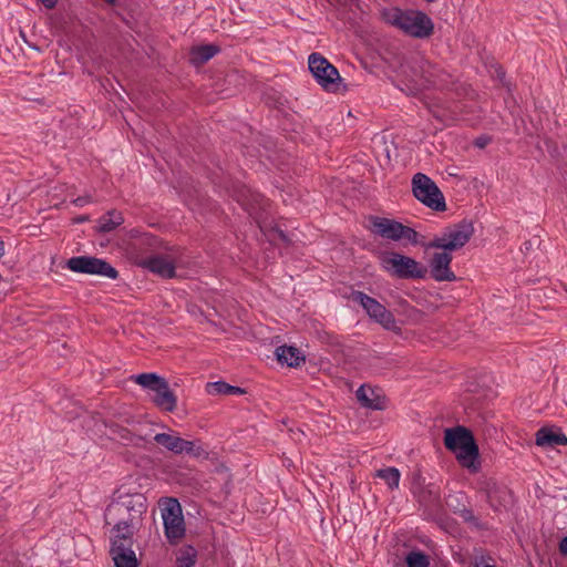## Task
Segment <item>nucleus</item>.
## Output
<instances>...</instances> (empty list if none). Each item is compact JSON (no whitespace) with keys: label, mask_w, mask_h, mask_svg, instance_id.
I'll list each match as a JSON object with an SVG mask.
<instances>
[{"label":"nucleus","mask_w":567,"mask_h":567,"mask_svg":"<svg viewBox=\"0 0 567 567\" xmlns=\"http://www.w3.org/2000/svg\"><path fill=\"white\" fill-rule=\"evenodd\" d=\"M147 512V499L142 493L120 494L104 512L107 525H113V536H131L140 529Z\"/></svg>","instance_id":"nucleus-1"},{"label":"nucleus","mask_w":567,"mask_h":567,"mask_svg":"<svg viewBox=\"0 0 567 567\" xmlns=\"http://www.w3.org/2000/svg\"><path fill=\"white\" fill-rule=\"evenodd\" d=\"M390 25L415 39H427L434 32L432 19L420 10L386 9L382 13Z\"/></svg>","instance_id":"nucleus-2"},{"label":"nucleus","mask_w":567,"mask_h":567,"mask_svg":"<svg viewBox=\"0 0 567 567\" xmlns=\"http://www.w3.org/2000/svg\"><path fill=\"white\" fill-rule=\"evenodd\" d=\"M131 380L143 389L154 392L152 402L162 411L174 412L177 406V396L171 390L168 381L154 372L140 373Z\"/></svg>","instance_id":"nucleus-3"},{"label":"nucleus","mask_w":567,"mask_h":567,"mask_svg":"<svg viewBox=\"0 0 567 567\" xmlns=\"http://www.w3.org/2000/svg\"><path fill=\"white\" fill-rule=\"evenodd\" d=\"M383 269L399 279H424L427 269L412 257L400 252H385L381 258Z\"/></svg>","instance_id":"nucleus-4"},{"label":"nucleus","mask_w":567,"mask_h":567,"mask_svg":"<svg viewBox=\"0 0 567 567\" xmlns=\"http://www.w3.org/2000/svg\"><path fill=\"white\" fill-rule=\"evenodd\" d=\"M369 220L371 223L370 230L381 238L393 241L406 240L412 245L419 244L420 234L395 219L371 216Z\"/></svg>","instance_id":"nucleus-5"},{"label":"nucleus","mask_w":567,"mask_h":567,"mask_svg":"<svg viewBox=\"0 0 567 567\" xmlns=\"http://www.w3.org/2000/svg\"><path fill=\"white\" fill-rule=\"evenodd\" d=\"M308 69L317 83L329 93L341 91L342 78L334 65H332L320 53H311L308 58Z\"/></svg>","instance_id":"nucleus-6"},{"label":"nucleus","mask_w":567,"mask_h":567,"mask_svg":"<svg viewBox=\"0 0 567 567\" xmlns=\"http://www.w3.org/2000/svg\"><path fill=\"white\" fill-rule=\"evenodd\" d=\"M474 234L473 223L463 219L458 224L449 228L442 236L434 237L430 243L424 245L427 249H442L454 251L464 247Z\"/></svg>","instance_id":"nucleus-7"},{"label":"nucleus","mask_w":567,"mask_h":567,"mask_svg":"<svg viewBox=\"0 0 567 567\" xmlns=\"http://www.w3.org/2000/svg\"><path fill=\"white\" fill-rule=\"evenodd\" d=\"M164 532L171 544H176L185 536V523L182 506L176 498L166 497L159 503Z\"/></svg>","instance_id":"nucleus-8"},{"label":"nucleus","mask_w":567,"mask_h":567,"mask_svg":"<svg viewBox=\"0 0 567 567\" xmlns=\"http://www.w3.org/2000/svg\"><path fill=\"white\" fill-rule=\"evenodd\" d=\"M413 195L417 200L436 212H444L446 204L443 193L425 174L416 173L412 178Z\"/></svg>","instance_id":"nucleus-9"},{"label":"nucleus","mask_w":567,"mask_h":567,"mask_svg":"<svg viewBox=\"0 0 567 567\" xmlns=\"http://www.w3.org/2000/svg\"><path fill=\"white\" fill-rule=\"evenodd\" d=\"M350 297L352 301L359 303L364 309L371 319L381 324L385 330L393 332L400 331V327L398 326L393 313L377 299L359 290H353Z\"/></svg>","instance_id":"nucleus-10"},{"label":"nucleus","mask_w":567,"mask_h":567,"mask_svg":"<svg viewBox=\"0 0 567 567\" xmlns=\"http://www.w3.org/2000/svg\"><path fill=\"white\" fill-rule=\"evenodd\" d=\"M66 267L78 274L97 275L116 279L118 271L106 260L93 256L72 257L66 261Z\"/></svg>","instance_id":"nucleus-11"},{"label":"nucleus","mask_w":567,"mask_h":567,"mask_svg":"<svg viewBox=\"0 0 567 567\" xmlns=\"http://www.w3.org/2000/svg\"><path fill=\"white\" fill-rule=\"evenodd\" d=\"M133 537L112 536L110 554L115 567H138V561L133 550Z\"/></svg>","instance_id":"nucleus-12"},{"label":"nucleus","mask_w":567,"mask_h":567,"mask_svg":"<svg viewBox=\"0 0 567 567\" xmlns=\"http://www.w3.org/2000/svg\"><path fill=\"white\" fill-rule=\"evenodd\" d=\"M411 491L419 504L425 509H433L440 505V488L433 483H426L421 473L413 475Z\"/></svg>","instance_id":"nucleus-13"},{"label":"nucleus","mask_w":567,"mask_h":567,"mask_svg":"<svg viewBox=\"0 0 567 567\" xmlns=\"http://www.w3.org/2000/svg\"><path fill=\"white\" fill-rule=\"evenodd\" d=\"M415 72L420 74V85L429 86H444L449 83L450 75L439 65L425 59H420L415 62Z\"/></svg>","instance_id":"nucleus-14"},{"label":"nucleus","mask_w":567,"mask_h":567,"mask_svg":"<svg viewBox=\"0 0 567 567\" xmlns=\"http://www.w3.org/2000/svg\"><path fill=\"white\" fill-rule=\"evenodd\" d=\"M154 441L175 454L186 453L193 456H199L203 453V449L197 446L195 442L184 440L173 433H157L154 436Z\"/></svg>","instance_id":"nucleus-15"},{"label":"nucleus","mask_w":567,"mask_h":567,"mask_svg":"<svg viewBox=\"0 0 567 567\" xmlns=\"http://www.w3.org/2000/svg\"><path fill=\"white\" fill-rule=\"evenodd\" d=\"M450 252V250H443L432 256L430 260V274L435 281H455L457 279L450 267L453 259Z\"/></svg>","instance_id":"nucleus-16"},{"label":"nucleus","mask_w":567,"mask_h":567,"mask_svg":"<svg viewBox=\"0 0 567 567\" xmlns=\"http://www.w3.org/2000/svg\"><path fill=\"white\" fill-rule=\"evenodd\" d=\"M138 265L163 278H173L175 276V265L173 261L161 255L142 258Z\"/></svg>","instance_id":"nucleus-17"},{"label":"nucleus","mask_w":567,"mask_h":567,"mask_svg":"<svg viewBox=\"0 0 567 567\" xmlns=\"http://www.w3.org/2000/svg\"><path fill=\"white\" fill-rule=\"evenodd\" d=\"M458 463L470 470L473 473L478 472L481 468L480 462V451L478 446L475 442V439L467 442L465 445L461 446L456 452H454Z\"/></svg>","instance_id":"nucleus-18"},{"label":"nucleus","mask_w":567,"mask_h":567,"mask_svg":"<svg viewBox=\"0 0 567 567\" xmlns=\"http://www.w3.org/2000/svg\"><path fill=\"white\" fill-rule=\"evenodd\" d=\"M535 443L542 447H555L567 445V436L558 426H542L535 433Z\"/></svg>","instance_id":"nucleus-19"},{"label":"nucleus","mask_w":567,"mask_h":567,"mask_svg":"<svg viewBox=\"0 0 567 567\" xmlns=\"http://www.w3.org/2000/svg\"><path fill=\"white\" fill-rule=\"evenodd\" d=\"M473 439V433L461 425L446 429L444 432V445L452 452H456L461 446L465 445Z\"/></svg>","instance_id":"nucleus-20"},{"label":"nucleus","mask_w":567,"mask_h":567,"mask_svg":"<svg viewBox=\"0 0 567 567\" xmlns=\"http://www.w3.org/2000/svg\"><path fill=\"white\" fill-rule=\"evenodd\" d=\"M357 399L367 409L383 410L385 408L384 399L378 395L374 389L364 384L357 390Z\"/></svg>","instance_id":"nucleus-21"},{"label":"nucleus","mask_w":567,"mask_h":567,"mask_svg":"<svg viewBox=\"0 0 567 567\" xmlns=\"http://www.w3.org/2000/svg\"><path fill=\"white\" fill-rule=\"evenodd\" d=\"M275 354L277 360L280 363H286L288 367L296 368L299 367L301 362H305V357L301 354L300 350L292 346H280L275 350Z\"/></svg>","instance_id":"nucleus-22"},{"label":"nucleus","mask_w":567,"mask_h":567,"mask_svg":"<svg viewBox=\"0 0 567 567\" xmlns=\"http://www.w3.org/2000/svg\"><path fill=\"white\" fill-rule=\"evenodd\" d=\"M264 197L260 194L251 193L250 189L244 188L240 190L237 202L252 216L257 221L259 220L258 213L255 205L261 207Z\"/></svg>","instance_id":"nucleus-23"},{"label":"nucleus","mask_w":567,"mask_h":567,"mask_svg":"<svg viewBox=\"0 0 567 567\" xmlns=\"http://www.w3.org/2000/svg\"><path fill=\"white\" fill-rule=\"evenodd\" d=\"M124 223V218L121 212L115 209L109 210L97 219L96 231L100 234H106Z\"/></svg>","instance_id":"nucleus-24"},{"label":"nucleus","mask_w":567,"mask_h":567,"mask_svg":"<svg viewBox=\"0 0 567 567\" xmlns=\"http://www.w3.org/2000/svg\"><path fill=\"white\" fill-rule=\"evenodd\" d=\"M220 48L215 44H204L190 50V61L194 65H202L219 53Z\"/></svg>","instance_id":"nucleus-25"},{"label":"nucleus","mask_w":567,"mask_h":567,"mask_svg":"<svg viewBox=\"0 0 567 567\" xmlns=\"http://www.w3.org/2000/svg\"><path fill=\"white\" fill-rule=\"evenodd\" d=\"M207 391L210 394L233 395L244 394L246 391L243 388L230 385L225 381H216L207 384Z\"/></svg>","instance_id":"nucleus-26"},{"label":"nucleus","mask_w":567,"mask_h":567,"mask_svg":"<svg viewBox=\"0 0 567 567\" xmlns=\"http://www.w3.org/2000/svg\"><path fill=\"white\" fill-rule=\"evenodd\" d=\"M375 476L383 480L391 489L399 487L401 474L396 467L380 468L377 471Z\"/></svg>","instance_id":"nucleus-27"},{"label":"nucleus","mask_w":567,"mask_h":567,"mask_svg":"<svg viewBox=\"0 0 567 567\" xmlns=\"http://www.w3.org/2000/svg\"><path fill=\"white\" fill-rule=\"evenodd\" d=\"M197 551L193 546L181 548L176 557V567H194L196 564Z\"/></svg>","instance_id":"nucleus-28"},{"label":"nucleus","mask_w":567,"mask_h":567,"mask_svg":"<svg viewBox=\"0 0 567 567\" xmlns=\"http://www.w3.org/2000/svg\"><path fill=\"white\" fill-rule=\"evenodd\" d=\"M408 567H430V559L421 550H411L405 556Z\"/></svg>","instance_id":"nucleus-29"},{"label":"nucleus","mask_w":567,"mask_h":567,"mask_svg":"<svg viewBox=\"0 0 567 567\" xmlns=\"http://www.w3.org/2000/svg\"><path fill=\"white\" fill-rule=\"evenodd\" d=\"M268 236L270 240H275L278 238L287 245L290 244V239L288 238L286 233L277 227L271 228Z\"/></svg>","instance_id":"nucleus-30"},{"label":"nucleus","mask_w":567,"mask_h":567,"mask_svg":"<svg viewBox=\"0 0 567 567\" xmlns=\"http://www.w3.org/2000/svg\"><path fill=\"white\" fill-rule=\"evenodd\" d=\"M91 202H92V197L90 195H84V196L76 197L75 199H73L72 203L75 206L82 207V206H84V205H86V204H89Z\"/></svg>","instance_id":"nucleus-31"},{"label":"nucleus","mask_w":567,"mask_h":567,"mask_svg":"<svg viewBox=\"0 0 567 567\" xmlns=\"http://www.w3.org/2000/svg\"><path fill=\"white\" fill-rule=\"evenodd\" d=\"M559 551L567 556V536H565L559 543Z\"/></svg>","instance_id":"nucleus-32"},{"label":"nucleus","mask_w":567,"mask_h":567,"mask_svg":"<svg viewBox=\"0 0 567 567\" xmlns=\"http://www.w3.org/2000/svg\"><path fill=\"white\" fill-rule=\"evenodd\" d=\"M545 144H546L547 150L550 153V155L555 156L556 147L554 146V143L551 141H549V140H546Z\"/></svg>","instance_id":"nucleus-33"},{"label":"nucleus","mask_w":567,"mask_h":567,"mask_svg":"<svg viewBox=\"0 0 567 567\" xmlns=\"http://www.w3.org/2000/svg\"><path fill=\"white\" fill-rule=\"evenodd\" d=\"M462 517L465 519V520H472L474 518V515L472 513L471 509H463L462 511Z\"/></svg>","instance_id":"nucleus-34"},{"label":"nucleus","mask_w":567,"mask_h":567,"mask_svg":"<svg viewBox=\"0 0 567 567\" xmlns=\"http://www.w3.org/2000/svg\"><path fill=\"white\" fill-rule=\"evenodd\" d=\"M40 1H41V2L43 3V6H44L45 8H48V9H52V8H54V7H55V4H56V2H58V0H40Z\"/></svg>","instance_id":"nucleus-35"},{"label":"nucleus","mask_w":567,"mask_h":567,"mask_svg":"<svg viewBox=\"0 0 567 567\" xmlns=\"http://www.w3.org/2000/svg\"><path fill=\"white\" fill-rule=\"evenodd\" d=\"M144 240L148 245H154L155 243H157V238L156 237H145Z\"/></svg>","instance_id":"nucleus-36"},{"label":"nucleus","mask_w":567,"mask_h":567,"mask_svg":"<svg viewBox=\"0 0 567 567\" xmlns=\"http://www.w3.org/2000/svg\"><path fill=\"white\" fill-rule=\"evenodd\" d=\"M475 144L478 146V147H484L485 144H486V140H483V138H477Z\"/></svg>","instance_id":"nucleus-37"},{"label":"nucleus","mask_w":567,"mask_h":567,"mask_svg":"<svg viewBox=\"0 0 567 567\" xmlns=\"http://www.w3.org/2000/svg\"><path fill=\"white\" fill-rule=\"evenodd\" d=\"M86 220H89V216L83 215V216L78 217V218L75 219V223H84V221H86Z\"/></svg>","instance_id":"nucleus-38"},{"label":"nucleus","mask_w":567,"mask_h":567,"mask_svg":"<svg viewBox=\"0 0 567 567\" xmlns=\"http://www.w3.org/2000/svg\"><path fill=\"white\" fill-rule=\"evenodd\" d=\"M4 255V241L0 238V258Z\"/></svg>","instance_id":"nucleus-39"},{"label":"nucleus","mask_w":567,"mask_h":567,"mask_svg":"<svg viewBox=\"0 0 567 567\" xmlns=\"http://www.w3.org/2000/svg\"><path fill=\"white\" fill-rule=\"evenodd\" d=\"M532 246H533L532 245V240H527V241L524 243V249L525 250H529L532 248Z\"/></svg>","instance_id":"nucleus-40"},{"label":"nucleus","mask_w":567,"mask_h":567,"mask_svg":"<svg viewBox=\"0 0 567 567\" xmlns=\"http://www.w3.org/2000/svg\"><path fill=\"white\" fill-rule=\"evenodd\" d=\"M125 434H121L122 439H128L130 432L127 430H123Z\"/></svg>","instance_id":"nucleus-41"},{"label":"nucleus","mask_w":567,"mask_h":567,"mask_svg":"<svg viewBox=\"0 0 567 567\" xmlns=\"http://www.w3.org/2000/svg\"><path fill=\"white\" fill-rule=\"evenodd\" d=\"M109 3H114L115 0H105Z\"/></svg>","instance_id":"nucleus-42"},{"label":"nucleus","mask_w":567,"mask_h":567,"mask_svg":"<svg viewBox=\"0 0 567 567\" xmlns=\"http://www.w3.org/2000/svg\"><path fill=\"white\" fill-rule=\"evenodd\" d=\"M427 2L432 3V2H435L436 0H426Z\"/></svg>","instance_id":"nucleus-43"},{"label":"nucleus","mask_w":567,"mask_h":567,"mask_svg":"<svg viewBox=\"0 0 567 567\" xmlns=\"http://www.w3.org/2000/svg\"><path fill=\"white\" fill-rule=\"evenodd\" d=\"M484 567H495L494 565H485Z\"/></svg>","instance_id":"nucleus-44"}]
</instances>
